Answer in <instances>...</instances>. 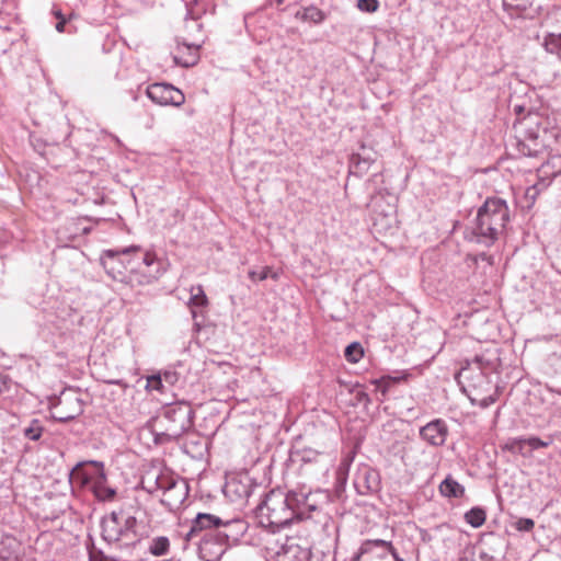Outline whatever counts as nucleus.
Here are the masks:
<instances>
[{"label":"nucleus","mask_w":561,"mask_h":561,"mask_svg":"<svg viewBox=\"0 0 561 561\" xmlns=\"http://www.w3.org/2000/svg\"><path fill=\"white\" fill-rule=\"evenodd\" d=\"M508 221L510 209L506 202L499 197H489L478 209L469 240L491 247L503 234Z\"/></svg>","instance_id":"1"},{"label":"nucleus","mask_w":561,"mask_h":561,"mask_svg":"<svg viewBox=\"0 0 561 561\" xmlns=\"http://www.w3.org/2000/svg\"><path fill=\"white\" fill-rule=\"evenodd\" d=\"M525 444L529 445L531 449L546 448L549 446V442H545L539 437L533 436L529 438H525Z\"/></svg>","instance_id":"43"},{"label":"nucleus","mask_w":561,"mask_h":561,"mask_svg":"<svg viewBox=\"0 0 561 561\" xmlns=\"http://www.w3.org/2000/svg\"><path fill=\"white\" fill-rule=\"evenodd\" d=\"M375 161L370 153H353L350 159V174L355 176H363L366 174Z\"/></svg>","instance_id":"21"},{"label":"nucleus","mask_w":561,"mask_h":561,"mask_svg":"<svg viewBox=\"0 0 561 561\" xmlns=\"http://www.w3.org/2000/svg\"><path fill=\"white\" fill-rule=\"evenodd\" d=\"M254 18H255V15L253 13H249L244 16V24L249 32H250V27L252 25Z\"/></svg>","instance_id":"47"},{"label":"nucleus","mask_w":561,"mask_h":561,"mask_svg":"<svg viewBox=\"0 0 561 561\" xmlns=\"http://www.w3.org/2000/svg\"><path fill=\"white\" fill-rule=\"evenodd\" d=\"M137 519L123 511L112 512L101 522L102 538L108 543L125 541L126 545L137 541Z\"/></svg>","instance_id":"5"},{"label":"nucleus","mask_w":561,"mask_h":561,"mask_svg":"<svg viewBox=\"0 0 561 561\" xmlns=\"http://www.w3.org/2000/svg\"><path fill=\"white\" fill-rule=\"evenodd\" d=\"M54 14L55 16L60 21L62 18H65L62 15V13L60 12V10H54Z\"/></svg>","instance_id":"51"},{"label":"nucleus","mask_w":561,"mask_h":561,"mask_svg":"<svg viewBox=\"0 0 561 561\" xmlns=\"http://www.w3.org/2000/svg\"><path fill=\"white\" fill-rule=\"evenodd\" d=\"M294 461H299L301 466L316 465L320 472H328L332 462L329 455L314 450L312 448H302L291 453Z\"/></svg>","instance_id":"15"},{"label":"nucleus","mask_w":561,"mask_h":561,"mask_svg":"<svg viewBox=\"0 0 561 561\" xmlns=\"http://www.w3.org/2000/svg\"><path fill=\"white\" fill-rule=\"evenodd\" d=\"M188 305L191 307L192 316L194 319L197 316L196 309L204 308L208 305V298L201 285L192 286Z\"/></svg>","instance_id":"25"},{"label":"nucleus","mask_w":561,"mask_h":561,"mask_svg":"<svg viewBox=\"0 0 561 561\" xmlns=\"http://www.w3.org/2000/svg\"><path fill=\"white\" fill-rule=\"evenodd\" d=\"M243 523L241 519H227L224 520L220 517L208 514V513H198L194 520L192 522V526L190 531L187 533V539H192L197 536L198 533L205 530V533L213 531L216 536L218 530H227L234 531L236 529L242 530Z\"/></svg>","instance_id":"8"},{"label":"nucleus","mask_w":561,"mask_h":561,"mask_svg":"<svg viewBox=\"0 0 561 561\" xmlns=\"http://www.w3.org/2000/svg\"><path fill=\"white\" fill-rule=\"evenodd\" d=\"M45 428L42 422L37 419H32L26 424H24L21 428V433L23 438L32 442H37L41 439Z\"/></svg>","instance_id":"26"},{"label":"nucleus","mask_w":561,"mask_h":561,"mask_svg":"<svg viewBox=\"0 0 561 561\" xmlns=\"http://www.w3.org/2000/svg\"><path fill=\"white\" fill-rule=\"evenodd\" d=\"M459 561H496L492 556L484 551L469 550L463 553Z\"/></svg>","instance_id":"33"},{"label":"nucleus","mask_w":561,"mask_h":561,"mask_svg":"<svg viewBox=\"0 0 561 561\" xmlns=\"http://www.w3.org/2000/svg\"><path fill=\"white\" fill-rule=\"evenodd\" d=\"M470 400H471L472 404H478L480 408L485 409V408L490 407L491 404H493L496 401V397L491 394V396H486V397H484L482 399H479V400H477L476 398L470 397Z\"/></svg>","instance_id":"42"},{"label":"nucleus","mask_w":561,"mask_h":561,"mask_svg":"<svg viewBox=\"0 0 561 561\" xmlns=\"http://www.w3.org/2000/svg\"><path fill=\"white\" fill-rule=\"evenodd\" d=\"M147 96L159 105L181 106L184 101V94L169 83H153L146 89Z\"/></svg>","instance_id":"12"},{"label":"nucleus","mask_w":561,"mask_h":561,"mask_svg":"<svg viewBox=\"0 0 561 561\" xmlns=\"http://www.w3.org/2000/svg\"><path fill=\"white\" fill-rule=\"evenodd\" d=\"M474 379L477 382L471 385L474 388L478 386L489 385L488 377L481 370H479L477 373V375L474 376Z\"/></svg>","instance_id":"45"},{"label":"nucleus","mask_w":561,"mask_h":561,"mask_svg":"<svg viewBox=\"0 0 561 561\" xmlns=\"http://www.w3.org/2000/svg\"><path fill=\"white\" fill-rule=\"evenodd\" d=\"M241 531V529L234 531L218 530L216 536L213 531L205 533L199 540L201 558L204 561H218L226 550L229 538L237 539Z\"/></svg>","instance_id":"7"},{"label":"nucleus","mask_w":561,"mask_h":561,"mask_svg":"<svg viewBox=\"0 0 561 561\" xmlns=\"http://www.w3.org/2000/svg\"><path fill=\"white\" fill-rule=\"evenodd\" d=\"M485 511L481 507H472L465 514V520L473 528L481 527L485 522Z\"/></svg>","instance_id":"29"},{"label":"nucleus","mask_w":561,"mask_h":561,"mask_svg":"<svg viewBox=\"0 0 561 561\" xmlns=\"http://www.w3.org/2000/svg\"><path fill=\"white\" fill-rule=\"evenodd\" d=\"M420 436L432 446H443L448 436V426L442 419L433 420L420 428Z\"/></svg>","instance_id":"16"},{"label":"nucleus","mask_w":561,"mask_h":561,"mask_svg":"<svg viewBox=\"0 0 561 561\" xmlns=\"http://www.w3.org/2000/svg\"><path fill=\"white\" fill-rule=\"evenodd\" d=\"M8 389L7 376L0 375V396Z\"/></svg>","instance_id":"48"},{"label":"nucleus","mask_w":561,"mask_h":561,"mask_svg":"<svg viewBox=\"0 0 561 561\" xmlns=\"http://www.w3.org/2000/svg\"><path fill=\"white\" fill-rule=\"evenodd\" d=\"M187 49H192V46H186ZM193 49H197L196 47H193Z\"/></svg>","instance_id":"53"},{"label":"nucleus","mask_w":561,"mask_h":561,"mask_svg":"<svg viewBox=\"0 0 561 561\" xmlns=\"http://www.w3.org/2000/svg\"><path fill=\"white\" fill-rule=\"evenodd\" d=\"M356 456V450L355 448L346 451L342 459H341V462L336 469V479L337 481L341 483V484H345L346 481H347V478H348V472H350V468H351V465L353 463L354 461V458Z\"/></svg>","instance_id":"27"},{"label":"nucleus","mask_w":561,"mask_h":561,"mask_svg":"<svg viewBox=\"0 0 561 561\" xmlns=\"http://www.w3.org/2000/svg\"><path fill=\"white\" fill-rule=\"evenodd\" d=\"M192 409L186 403L167 405L153 424L156 444L176 440L192 426Z\"/></svg>","instance_id":"2"},{"label":"nucleus","mask_w":561,"mask_h":561,"mask_svg":"<svg viewBox=\"0 0 561 561\" xmlns=\"http://www.w3.org/2000/svg\"><path fill=\"white\" fill-rule=\"evenodd\" d=\"M259 524L271 529L279 530L294 522V511L288 504V497L280 490L270 491L263 502L256 507Z\"/></svg>","instance_id":"3"},{"label":"nucleus","mask_w":561,"mask_h":561,"mask_svg":"<svg viewBox=\"0 0 561 561\" xmlns=\"http://www.w3.org/2000/svg\"><path fill=\"white\" fill-rule=\"evenodd\" d=\"M83 412L82 401L78 397L65 396L59 400L54 417L59 422H68Z\"/></svg>","instance_id":"18"},{"label":"nucleus","mask_w":561,"mask_h":561,"mask_svg":"<svg viewBox=\"0 0 561 561\" xmlns=\"http://www.w3.org/2000/svg\"><path fill=\"white\" fill-rule=\"evenodd\" d=\"M535 526V522L531 518H519L515 523V528L519 531H530Z\"/></svg>","instance_id":"41"},{"label":"nucleus","mask_w":561,"mask_h":561,"mask_svg":"<svg viewBox=\"0 0 561 561\" xmlns=\"http://www.w3.org/2000/svg\"><path fill=\"white\" fill-rule=\"evenodd\" d=\"M399 377L383 376L380 379L376 380L377 389L381 391L385 396L392 383H396L400 380Z\"/></svg>","instance_id":"38"},{"label":"nucleus","mask_w":561,"mask_h":561,"mask_svg":"<svg viewBox=\"0 0 561 561\" xmlns=\"http://www.w3.org/2000/svg\"><path fill=\"white\" fill-rule=\"evenodd\" d=\"M524 128V137L516 139L515 146L518 154L524 157H539L546 151V144L541 139V131L546 133V128H540L539 117L530 115L520 122Z\"/></svg>","instance_id":"6"},{"label":"nucleus","mask_w":561,"mask_h":561,"mask_svg":"<svg viewBox=\"0 0 561 561\" xmlns=\"http://www.w3.org/2000/svg\"><path fill=\"white\" fill-rule=\"evenodd\" d=\"M353 561H391L390 558H385L380 550H375L371 553H362V547L359 551L354 556Z\"/></svg>","instance_id":"34"},{"label":"nucleus","mask_w":561,"mask_h":561,"mask_svg":"<svg viewBox=\"0 0 561 561\" xmlns=\"http://www.w3.org/2000/svg\"><path fill=\"white\" fill-rule=\"evenodd\" d=\"M285 494L288 497V504H290L294 511V520L311 518L312 513L318 510L317 504L311 499V491L306 486L290 490Z\"/></svg>","instance_id":"10"},{"label":"nucleus","mask_w":561,"mask_h":561,"mask_svg":"<svg viewBox=\"0 0 561 561\" xmlns=\"http://www.w3.org/2000/svg\"><path fill=\"white\" fill-rule=\"evenodd\" d=\"M439 493L444 497L460 499L465 495V486L456 481L451 476H447L438 486Z\"/></svg>","instance_id":"23"},{"label":"nucleus","mask_w":561,"mask_h":561,"mask_svg":"<svg viewBox=\"0 0 561 561\" xmlns=\"http://www.w3.org/2000/svg\"><path fill=\"white\" fill-rule=\"evenodd\" d=\"M270 276L273 278H276L277 274L274 273L272 271V268L268 266H264L260 271H255V270L249 271V277L254 282L255 280H264Z\"/></svg>","instance_id":"35"},{"label":"nucleus","mask_w":561,"mask_h":561,"mask_svg":"<svg viewBox=\"0 0 561 561\" xmlns=\"http://www.w3.org/2000/svg\"><path fill=\"white\" fill-rule=\"evenodd\" d=\"M170 549V540L165 536H158L151 539L149 552L154 557L165 556Z\"/></svg>","instance_id":"28"},{"label":"nucleus","mask_w":561,"mask_h":561,"mask_svg":"<svg viewBox=\"0 0 561 561\" xmlns=\"http://www.w3.org/2000/svg\"><path fill=\"white\" fill-rule=\"evenodd\" d=\"M524 445L525 438H511L505 443L503 448L513 454H523Z\"/></svg>","instance_id":"37"},{"label":"nucleus","mask_w":561,"mask_h":561,"mask_svg":"<svg viewBox=\"0 0 561 561\" xmlns=\"http://www.w3.org/2000/svg\"><path fill=\"white\" fill-rule=\"evenodd\" d=\"M357 9L362 12L374 13L379 9L378 0H357Z\"/></svg>","instance_id":"39"},{"label":"nucleus","mask_w":561,"mask_h":561,"mask_svg":"<svg viewBox=\"0 0 561 561\" xmlns=\"http://www.w3.org/2000/svg\"><path fill=\"white\" fill-rule=\"evenodd\" d=\"M548 391L553 392V393H558V394L561 396V389H556V388H552V387H548Z\"/></svg>","instance_id":"52"},{"label":"nucleus","mask_w":561,"mask_h":561,"mask_svg":"<svg viewBox=\"0 0 561 561\" xmlns=\"http://www.w3.org/2000/svg\"><path fill=\"white\" fill-rule=\"evenodd\" d=\"M66 19L62 18L60 21H58V23L56 24V30L61 33L65 31V25H66Z\"/></svg>","instance_id":"49"},{"label":"nucleus","mask_w":561,"mask_h":561,"mask_svg":"<svg viewBox=\"0 0 561 561\" xmlns=\"http://www.w3.org/2000/svg\"><path fill=\"white\" fill-rule=\"evenodd\" d=\"M2 561H24V559L18 554L0 556Z\"/></svg>","instance_id":"46"},{"label":"nucleus","mask_w":561,"mask_h":561,"mask_svg":"<svg viewBox=\"0 0 561 561\" xmlns=\"http://www.w3.org/2000/svg\"><path fill=\"white\" fill-rule=\"evenodd\" d=\"M353 484L359 495L375 493L380 485L379 472L366 463H360L357 466Z\"/></svg>","instance_id":"14"},{"label":"nucleus","mask_w":561,"mask_h":561,"mask_svg":"<svg viewBox=\"0 0 561 561\" xmlns=\"http://www.w3.org/2000/svg\"><path fill=\"white\" fill-rule=\"evenodd\" d=\"M302 19L319 24L324 21L325 14L322 10L318 9L317 7L310 5L305 8Z\"/></svg>","instance_id":"31"},{"label":"nucleus","mask_w":561,"mask_h":561,"mask_svg":"<svg viewBox=\"0 0 561 561\" xmlns=\"http://www.w3.org/2000/svg\"><path fill=\"white\" fill-rule=\"evenodd\" d=\"M267 551L274 561H332L330 553L312 549L307 540L296 537H285L278 547H268Z\"/></svg>","instance_id":"4"},{"label":"nucleus","mask_w":561,"mask_h":561,"mask_svg":"<svg viewBox=\"0 0 561 561\" xmlns=\"http://www.w3.org/2000/svg\"><path fill=\"white\" fill-rule=\"evenodd\" d=\"M363 347L359 343L354 342L345 347L344 356L351 363H357L363 357Z\"/></svg>","instance_id":"32"},{"label":"nucleus","mask_w":561,"mask_h":561,"mask_svg":"<svg viewBox=\"0 0 561 561\" xmlns=\"http://www.w3.org/2000/svg\"><path fill=\"white\" fill-rule=\"evenodd\" d=\"M95 478V472L90 473L84 469V463H78L69 474L71 483H76L80 486L92 485V481Z\"/></svg>","instance_id":"24"},{"label":"nucleus","mask_w":561,"mask_h":561,"mask_svg":"<svg viewBox=\"0 0 561 561\" xmlns=\"http://www.w3.org/2000/svg\"><path fill=\"white\" fill-rule=\"evenodd\" d=\"M543 47L549 54H554L561 60V34H548L543 41Z\"/></svg>","instance_id":"30"},{"label":"nucleus","mask_w":561,"mask_h":561,"mask_svg":"<svg viewBox=\"0 0 561 561\" xmlns=\"http://www.w3.org/2000/svg\"><path fill=\"white\" fill-rule=\"evenodd\" d=\"M537 172L539 181L533 186V190L548 187L553 179L561 175V154L550 156L542 162Z\"/></svg>","instance_id":"17"},{"label":"nucleus","mask_w":561,"mask_h":561,"mask_svg":"<svg viewBox=\"0 0 561 561\" xmlns=\"http://www.w3.org/2000/svg\"><path fill=\"white\" fill-rule=\"evenodd\" d=\"M196 60H197V56L195 54L194 55L191 54L190 57L186 59H182L179 56H174L175 64L181 65L183 67L193 66V65H195Z\"/></svg>","instance_id":"44"},{"label":"nucleus","mask_w":561,"mask_h":561,"mask_svg":"<svg viewBox=\"0 0 561 561\" xmlns=\"http://www.w3.org/2000/svg\"><path fill=\"white\" fill-rule=\"evenodd\" d=\"M375 550H380L385 558H389L388 556L391 554L394 561H403V559L399 557L390 541L375 539L366 540L362 543V553H371L375 552Z\"/></svg>","instance_id":"20"},{"label":"nucleus","mask_w":561,"mask_h":561,"mask_svg":"<svg viewBox=\"0 0 561 561\" xmlns=\"http://www.w3.org/2000/svg\"><path fill=\"white\" fill-rule=\"evenodd\" d=\"M160 374L162 376L163 385L167 383L169 386H173L179 381V374L173 369H167Z\"/></svg>","instance_id":"40"},{"label":"nucleus","mask_w":561,"mask_h":561,"mask_svg":"<svg viewBox=\"0 0 561 561\" xmlns=\"http://www.w3.org/2000/svg\"><path fill=\"white\" fill-rule=\"evenodd\" d=\"M130 271L140 275L139 284H150L162 275L163 267L156 253L147 251L142 254L139 263L130 266Z\"/></svg>","instance_id":"13"},{"label":"nucleus","mask_w":561,"mask_h":561,"mask_svg":"<svg viewBox=\"0 0 561 561\" xmlns=\"http://www.w3.org/2000/svg\"><path fill=\"white\" fill-rule=\"evenodd\" d=\"M90 489L100 501H112L116 495V490L107 485L103 469L95 471V478L93 479Z\"/></svg>","instance_id":"19"},{"label":"nucleus","mask_w":561,"mask_h":561,"mask_svg":"<svg viewBox=\"0 0 561 561\" xmlns=\"http://www.w3.org/2000/svg\"><path fill=\"white\" fill-rule=\"evenodd\" d=\"M140 251L141 248L139 245H130L119 250H105L101 255V263L113 279L123 280L124 270L127 266L124 265L121 255H128Z\"/></svg>","instance_id":"11"},{"label":"nucleus","mask_w":561,"mask_h":561,"mask_svg":"<svg viewBox=\"0 0 561 561\" xmlns=\"http://www.w3.org/2000/svg\"><path fill=\"white\" fill-rule=\"evenodd\" d=\"M156 486L163 492L161 503L170 510L178 508L187 496L186 482L165 474L157 477Z\"/></svg>","instance_id":"9"},{"label":"nucleus","mask_w":561,"mask_h":561,"mask_svg":"<svg viewBox=\"0 0 561 561\" xmlns=\"http://www.w3.org/2000/svg\"><path fill=\"white\" fill-rule=\"evenodd\" d=\"M296 1L297 0H293V2H296ZM285 2H286V0H268V5H271V7H274V5L278 7V5H280V4L285 3Z\"/></svg>","instance_id":"50"},{"label":"nucleus","mask_w":561,"mask_h":561,"mask_svg":"<svg viewBox=\"0 0 561 561\" xmlns=\"http://www.w3.org/2000/svg\"><path fill=\"white\" fill-rule=\"evenodd\" d=\"M146 389L149 391H164V385L162 382L161 374L151 375L147 378Z\"/></svg>","instance_id":"36"},{"label":"nucleus","mask_w":561,"mask_h":561,"mask_svg":"<svg viewBox=\"0 0 561 561\" xmlns=\"http://www.w3.org/2000/svg\"><path fill=\"white\" fill-rule=\"evenodd\" d=\"M504 10L515 18H528L534 0H502Z\"/></svg>","instance_id":"22"}]
</instances>
